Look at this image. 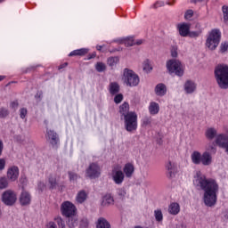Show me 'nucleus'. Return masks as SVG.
Wrapping results in <instances>:
<instances>
[{
    "label": "nucleus",
    "mask_w": 228,
    "mask_h": 228,
    "mask_svg": "<svg viewBox=\"0 0 228 228\" xmlns=\"http://www.w3.org/2000/svg\"><path fill=\"white\" fill-rule=\"evenodd\" d=\"M169 215H179L180 211H181V206H179V203L176 202H173L168 206V209H167Z\"/></svg>",
    "instance_id": "obj_23"
},
{
    "label": "nucleus",
    "mask_w": 228,
    "mask_h": 228,
    "mask_svg": "<svg viewBox=\"0 0 228 228\" xmlns=\"http://www.w3.org/2000/svg\"><path fill=\"white\" fill-rule=\"evenodd\" d=\"M216 143L221 147V149H224L225 152L228 154V136L226 134L217 135Z\"/></svg>",
    "instance_id": "obj_12"
},
{
    "label": "nucleus",
    "mask_w": 228,
    "mask_h": 228,
    "mask_svg": "<svg viewBox=\"0 0 228 228\" xmlns=\"http://www.w3.org/2000/svg\"><path fill=\"white\" fill-rule=\"evenodd\" d=\"M123 174L130 179V177H133V175L134 174V165L131 163H126L123 168Z\"/></svg>",
    "instance_id": "obj_19"
},
{
    "label": "nucleus",
    "mask_w": 228,
    "mask_h": 228,
    "mask_svg": "<svg viewBox=\"0 0 228 228\" xmlns=\"http://www.w3.org/2000/svg\"><path fill=\"white\" fill-rule=\"evenodd\" d=\"M8 186V178L0 177V190H4Z\"/></svg>",
    "instance_id": "obj_40"
},
{
    "label": "nucleus",
    "mask_w": 228,
    "mask_h": 228,
    "mask_svg": "<svg viewBox=\"0 0 228 228\" xmlns=\"http://www.w3.org/2000/svg\"><path fill=\"white\" fill-rule=\"evenodd\" d=\"M124 120V127L127 133H134L138 129V114L130 111L128 116L122 118Z\"/></svg>",
    "instance_id": "obj_3"
},
{
    "label": "nucleus",
    "mask_w": 228,
    "mask_h": 228,
    "mask_svg": "<svg viewBox=\"0 0 228 228\" xmlns=\"http://www.w3.org/2000/svg\"><path fill=\"white\" fill-rule=\"evenodd\" d=\"M109 92L110 95H117L120 92V86L117 82H111L109 85Z\"/></svg>",
    "instance_id": "obj_26"
},
{
    "label": "nucleus",
    "mask_w": 228,
    "mask_h": 228,
    "mask_svg": "<svg viewBox=\"0 0 228 228\" xmlns=\"http://www.w3.org/2000/svg\"><path fill=\"white\" fill-rule=\"evenodd\" d=\"M46 228H58V226H56V222L52 221L46 224Z\"/></svg>",
    "instance_id": "obj_53"
},
{
    "label": "nucleus",
    "mask_w": 228,
    "mask_h": 228,
    "mask_svg": "<svg viewBox=\"0 0 228 228\" xmlns=\"http://www.w3.org/2000/svg\"><path fill=\"white\" fill-rule=\"evenodd\" d=\"M117 193H118V197L121 199H125L126 195H127V192L126 191V189H124V188L118 189Z\"/></svg>",
    "instance_id": "obj_43"
},
{
    "label": "nucleus",
    "mask_w": 228,
    "mask_h": 228,
    "mask_svg": "<svg viewBox=\"0 0 228 228\" xmlns=\"http://www.w3.org/2000/svg\"><path fill=\"white\" fill-rule=\"evenodd\" d=\"M192 17H193V10H188L184 14L185 19H191Z\"/></svg>",
    "instance_id": "obj_50"
},
{
    "label": "nucleus",
    "mask_w": 228,
    "mask_h": 228,
    "mask_svg": "<svg viewBox=\"0 0 228 228\" xmlns=\"http://www.w3.org/2000/svg\"><path fill=\"white\" fill-rule=\"evenodd\" d=\"M142 127H151L152 126V118L151 117L145 116L141 120Z\"/></svg>",
    "instance_id": "obj_32"
},
{
    "label": "nucleus",
    "mask_w": 228,
    "mask_h": 228,
    "mask_svg": "<svg viewBox=\"0 0 228 228\" xmlns=\"http://www.w3.org/2000/svg\"><path fill=\"white\" fill-rule=\"evenodd\" d=\"M171 56L172 58H177L178 56L177 48L175 46H173L171 49Z\"/></svg>",
    "instance_id": "obj_51"
},
{
    "label": "nucleus",
    "mask_w": 228,
    "mask_h": 228,
    "mask_svg": "<svg viewBox=\"0 0 228 228\" xmlns=\"http://www.w3.org/2000/svg\"><path fill=\"white\" fill-rule=\"evenodd\" d=\"M96 49H97V51H101V49H102V46L97 45V46H96Z\"/></svg>",
    "instance_id": "obj_63"
},
{
    "label": "nucleus",
    "mask_w": 228,
    "mask_h": 228,
    "mask_svg": "<svg viewBox=\"0 0 228 228\" xmlns=\"http://www.w3.org/2000/svg\"><path fill=\"white\" fill-rule=\"evenodd\" d=\"M200 31H189L188 37H190V38H197L200 37Z\"/></svg>",
    "instance_id": "obj_45"
},
{
    "label": "nucleus",
    "mask_w": 228,
    "mask_h": 228,
    "mask_svg": "<svg viewBox=\"0 0 228 228\" xmlns=\"http://www.w3.org/2000/svg\"><path fill=\"white\" fill-rule=\"evenodd\" d=\"M77 208H76V205L70 201H64L61 205V213L62 216H72L76 215Z\"/></svg>",
    "instance_id": "obj_7"
},
{
    "label": "nucleus",
    "mask_w": 228,
    "mask_h": 228,
    "mask_svg": "<svg viewBox=\"0 0 228 228\" xmlns=\"http://www.w3.org/2000/svg\"><path fill=\"white\" fill-rule=\"evenodd\" d=\"M183 88L186 94H194L197 91V84L191 80H187Z\"/></svg>",
    "instance_id": "obj_17"
},
{
    "label": "nucleus",
    "mask_w": 228,
    "mask_h": 228,
    "mask_svg": "<svg viewBox=\"0 0 228 228\" xmlns=\"http://www.w3.org/2000/svg\"><path fill=\"white\" fill-rule=\"evenodd\" d=\"M224 219H226L227 222H228V210H226V211L224 212Z\"/></svg>",
    "instance_id": "obj_60"
},
{
    "label": "nucleus",
    "mask_w": 228,
    "mask_h": 228,
    "mask_svg": "<svg viewBox=\"0 0 228 228\" xmlns=\"http://www.w3.org/2000/svg\"><path fill=\"white\" fill-rule=\"evenodd\" d=\"M215 76L217 85L223 90L228 88V66L225 64L218 65L215 69Z\"/></svg>",
    "instance_id": "obj_2"
},
{
    "label": "nucleus",
    "mask_w": 228,
    "mask_h": 228,
    "mask_svg": "<svg viewBox=\"0 0 228 228\" xmlns=\"http://www.w3.org/2000/svg\"><path fill=\"white\" fill-rule=\"evenodd\" d=\"M96 228H111L110 222L104 217H100L96 224Z\"/></svg>",
    "instance_id": "obj_28"
},
{
    "label": "nucleus",
    "mask_w": 228,
    "mask_h": 228,
    "mask_svg": "<svg viewBox=\"0 0 228 228\" xmlns=\"http://www.w3.org/2000/svg\"><path fill=\"white\" fill-rule=\"evenodd\" d=\"M119 114L121 120L131 114V111H129V103L124 102L119 106Z\"/></svg>",
    "instance_id": "obj_18"
},
{
    "label": "nucleus",
    "mask_w": 228,
    "mask_h": 228,
    "mask_svg": "<svg viewBox=\"0 0 228 228\" xmlns=\"http://www.w3.org/2000/svg\"><path fill=\"white\" fill-rule=\"evenodd\" d=\"M19 107V102H12L11 103V108H12V110H15V108Z\"/></svg>",
    "instance_id": "obj_57"
},
{
    "label": "nucleus",
    "mask_w": 228,
    "mask_h": 228,
    "mask_svg": "<svg viewBox=\"0 0 228 228\" xmlns=\"http://www.w3.org/2000/svg\"><path fill=\"white\" fill-rule=\"evenodd\" d=\"M48 186L50 190H56L58 188V176L54 174L48 176Z\"/></svg>",
    "instance_id": "obj_20"
},
{
    "label": "nucleus",
    "mask_w": 228,
    "mask_h": 228,
    "mask_svg": "<svg viewBox=\"0 0 228 228\" xmlns=\"http://www.w3.org/2000/svg\"><path fill=\"white\" fill-rule=\"evenodd\" d=\"M178 228H186V225H184V224H179V225H178Z\"/></svg>",
    "instance_id": "obj_62"
},
{
    "label": "nucleus",
    "mask_w": 228,
    "mask_h": 228,
    "mask_svg": "<svg viewBox=\"0 0 228 228\" xmlns=\"http://www.w3.org/2000/svg\"><path fill=\"white\" fill-rule=\"evenodd\" d=\"M208 151H211L212 152H215L216 151V148H215V144H208Z\"/></svg>",
    "instance_id": "obj_54"
},
{
    "label": "nucleus",
    "mask_w": 228,
    "mask_h": 228,
    "mask_svg": "<svg viewBox=\"0 0 228 228\" xmlns=\"http://www.w3.org/2000/svg\"><path fill=\"white\" fill-rule=\"evenodd\" d=\"M213 163V156L209 151H205L201 154V165L203 167H209Z\"/></svg>",
    "instance_id": "obj_16"
},
{
    "label": "nucleus",
    "mask_w": 228,
    "mask_h": 228,
    "mask_svg": "<svg viewBox=\"0 0 228 228\" xmlns=\"http://www.w3.org/2000/svg\"><path fill=\"white\" fill-rule=\"evenodd\" d=\"M4 79V76H0V81H3Z\"/></svg>",
    "instance_id": "obj_64"
},
{
    "label": "nucleus",
    "mask_w": 228,
    "mask_h": 228,
    "mask_svg": "<svg viewBox=\"0 0 228 228\" xmlns=\"http://www.w3.org/2000/svg\"><path fill=\"white\" fill-rule=\"evenodd\" d=\"M193 185L203 193V202L207 208H214L218 200L220 185L214 178H208L206 175L197 172L193 179Z\"/></svg>",
    "instance_id": "obj_1"
},
{
    "label": "nucleus",
    "mask_w": 228,
    "mask_h": 228,
    "mask_svg": "<svg viewBox=\"0 0 228 228\" xmlns=\"http://www.w3.org/2000/svg\"><path fill=\"white\" fill-rule=\"evenodd\" d=\"M123 44L126 46V47H131L133 45H136V43H134V38L133 37H126L123 40Z\"/></svg>",
    "instance_id": "obj_36"
},
{
    "label": "nucleus",
    "mask_w": 228,
    "mask_h": 228,
    "mask_svg": "<svg viewBox=\"0 0 228 228\" xmlns=\"http://www.w3.org/2000/svg\"><path fill=\"white\" fill-rule=\"evenodd\" d=\"M167 69L169 74H175L179 77H183L184 74V69H183V64L179 60L172 59L167 61Z\"/></svg>",
    "instance_id": "obj_6"
},
{
    "label": "nucleus",
    "mask_w": 228,
    "mask_h": 228,
    "mask_svg": "<svg viewBox=\"0 0 228 228\" xmlns=\"http://www.w3.org/2000/svg\"><path fill=\"white\" fill-rule=\"evenodd\" d=\"M2 202L5 206H13L17 202V193L15 191L7 190L2 194Z\"/></svg>",
    "instance_id": "obj_9"
},
{
    "label": "nucleus",
    "mask_w": 228,
    "mask_h": 228,
    "mask_svg": "<svg viewBox=\"0 0 228 228\" xmlns=\"http://www.w3.org/2000/svg\"><path fill=\"white\" fill-rule=\"evenodd\" d=\"M85 54H88V49L81 48V49L72 51L69 54V56H85Z\"/></svg>",
    "instance_id": "obj_31"
},
{
    "label": "nucleus",
    "mask_w": 228,
    "mask_h": 228,
    "mask_svg": "<svg viewBox=\"0 0 228 228\" xmlns=\"http://www.w3.org/2000/svg\"><path fill=\"white\" fill-rule=\"evenodd\" d=\"M27 115H28V109L21 108L20 110V118H22V119L26 118Z\"/></svg>",
    "instance_id": "obj_46"
},
{
    "label": "nucleus",
    "mask_w": 228,
    "mask_h": 228,
    "mask_svg": "<svg viewBox=\"0 0 228 228\" xmlns=\"http://www.w3.org/2000/svg\"><path fill=\"white\" fill-rule=\"evenodd\" d=\"M38 188H39V190H41V191L45 190V183H44V182H40V183H38Z\"/></svg>",
    "instance_id": "obj_55"
},
{
    "label": "nucleus",
    "mask_w": 228,
    "mask_h": 228,
    "mask_svg": "<svg viewBox=\"0 0 228 228\" xmlns=\"http://www.w3.org/2000/svg\"><path fill=\"white\" fill-rule=\"evenodd\" d=\"M205 135L208 140H213V138H215V136H216V129H215V128L207 129Z\"/></svg>",
    "instance_id": "obj_34"
},
{
    "label": "nucleus",
    "mask_w": 228,
    "mask_h": 228,
    "mask_svg": "<svg viewBox=\"0 0 228 228\" xmlns=\"http://www.w3.org/2000/svg\"><path fill=\"white\" fill-rule=\"evenodd\" d=\"M20 206H29L31 204V193L22 189L20 194Z\"/></svg>",
    "instance_id": "obj_13"
},
{
    "label": "nucleus",
    "mask_w": 228,
    "mask_h": 228,
    "mask_svg": "<svg viewBox=\"0 0 228 228\" xmlns=\"http://www.w3.org/2000/svg\"><path fill=\"white\" fill-rule=\"evenodd\" d=\"M86 176L89 179H97L101 177V167L95 162L89 164L88 167L86 170Z\"/></svg>",
    "instance_id": "obj_8"
},
{
    "label": "nucleus",
    "mask_w": 228,
    "mask_h": 228,
    "mask_svg": "<svg viewBox=\"0 0 228 228\" xmlns=\"http://www.w3.org/2000/svg\"><path fill=\"white\" fill-rule=\"evenodd\" d=\"M154 216L156 222H159V224H160V222H163V212L161 211V209L159 208L154 210Z\"/></svg>",
    "instance_id": "obj_35"
},
{
    "label": "nucleus",
    "mask_w": 228,
    "mask_h": 228,
    "mask_svg": "<svg viewBox=\"0 0 228 228\" xmlns=\"http://www.w3.org/2000/svg\"><path fill=\"white\" fill-rule=\"evenodd\" d=\"M151 115H158L159 113V103L151 102L149 106Z\"/></svg>",
    "instance_id": "obj_27"
},
{
    "label": "nucleus",
    "mask_w": 228,
    "mask_h": 228,
    "mask_svg": "<svg viewBox=\"0 0 228 228\" xmlns=\"http://www.w3.org/2000/svg\"><path fill=\"white\" fill-rule=\"evenodd\" d=\"M4 167H6V160L0 159V170H4Z\"/></svg>",
    "instance_id": "obj_52"
},
{
    "label": "nucleus",
    "mask_w": 228,
    "mask_h": 228,
    "mask_svg": "<svg viewBox=\"0 0 228 228\" xmlns=\"http://www.w3.org/2000/svg\"><path fill=\"white\" fill-rule=\"evenodd\" d=\"M92 58H95V53H93L90 57H88V60H92Z\"/></svg>",
    "instance_id": "obj_61"
},
{
    "label": "nucleus",
    "mask_w": 228,
    "mask_h": 228,
    "mask_svg": "<svg viewBox=\"0 0 228 228\" xmlns=\"http://www.w3.org/2000/svg\"><path fill=\"white\" fill-rule=\"evenodd\" d=\"M191 160L193 163V165H201L202 153H200V151H194L191 154Z\"/></svg>",
    "instance_id": "obj_21"
},
{
    "label": "nucleus",
    "mask_w": 228,
    "mask_h": 228,
    "mask_svg": "<svg viewBox=\"0 0 228 228\" xmlns=\"http://www.w3.org/2000/svg\"><path fill=\"white\" fill-rule=\"evenodd\" d=\"M115 200H113V197H111V195L110 194H107L102 199V206L103 207L112 206Z\"/></svg>",
    "instance_id": "obj_29"
},
{
    "label": "nucleus",
    "mask_w": 228,
    "mask_h": 228,
    "mask_svg": "<svg viewBox=\"0 0 228 228\" xmlns=\"http://www.w3.org/2000/svg\"><path fill=\"white\" fill-rule=\"evenodd\" d=\"M166 168L167 170L168 177H174L176 169L175 163L168 161L167 164L166 165Z\"/></svg>",
    "instance_id": "obj_25"
},
{
    "label": "nucleus",
    "mask_w": 228,
    "mask_h": 228,
    "mask_svg": "<svg viewBox=\"0 0 228 228\" xmlns=\"http://www.w3.org/2000/svg\"><path fill=\"white\" fill-rule=\"evenodd\" d=\"M227 49H228V42L227 41L222 42L221 45H220L221 53H225V51H227Z\"/></svg>",
    "instance_id": "obj_47"
},
{
    "label": "nucleus",
    "mask_w": 228,
    "mask_h": 228,
    "mask_svg": "<svg viewBox=\"0 0 228 228\" xmlns=\"http://www.w3.org/2000/svg\"><path fill=\"white\" fill-rule=\"evenodd\" d=\"M55 224H57L59 228H65V221L61 216H57L54 218Z\"/></svg>",
    "instance_id": "obj_39"
},
{
    "label": "nucleus",
    "mask_w": 228,
    "mask_h": 228,
    "mask_svg": "<svg viewBox=\"0 0 228 228\" xmlns=\"http://www.w3.org/2000/svg\"><path fill=\"white\" fill-rule=\"evenodd\" d=\"M10 115V110L8 109L2 107L0 108V118H6Z\"/></svg>",
    "instance_id": "obj_41"
},
{
    "label": "nucleus",
    "mask_w": 228,
    "mask_h": 228,
    "mask_svg": "<svg viewBox=\"0 0 228 228\" xmlns=\"http://www.w3.org/2000/svg\"><path fill=\"white\" fill-rule=\"evenodd\" d=\"M161 6H165V2H163V1H158V2H156V3L151 6V8H154V9H156V8H161Z\"/></svg>",
    "instance_id": "obj_49"
},
{
    "label": "nucleus",
    "mask_w": 228,
    "mask_h": 228,
    "mask_svg": "<svg viewBox=\"0 0 228 228\" xmlns=\"http://www.w3.org/2000/svg\"><path fill=\"white\" fill-rule=\"evenodd\" d=\"M66 218H68L67 224L69 228L77 227V224H79V221H78L77 216H76V214H74L73 216H67Z\"/></svg>",
    "instance_id": "obj_24"
},
{
    "label": "nucleus",
    "mask_w": 228,
    "mask_h": 228,
    "mask_svg": "<svg viewBox=\"0 0 228 228\" xmlns=\"http://www.w3.org/2000/svg\"><path fill=\"white\" fill-rule=\"evenodd\" d=\"M178 31L181 37H188L190 33V24L183 23L178 25Z\"/></svg>",
    "instance_id": "obj_22"
},
{
    "label": "nucleus",
    "mask_w": 228,
    "mask_h": 228,
    "mask_svg": "<svg viewBox=\"0 0 228 228\" xmlns=\"http://www.w3.org/2000/svg\"><path fill=\"white\" fill-rule=\"evenodd\" d=\"M118 61H120V59L118 57H109L107 59V65H109V67H111L113 69V67H117V64L118 63Z\"/></svg>",
    "instance_id": "obj_33"
},
{
    "label": "nucleus",
    "mask_w": 228,
    "mask_h": 228,
    "mask_svg": "<svg viewBox=\"0 0 228 228\" xmlns=\"http://www.w3.org/2000/svg\"><path fill=\"white\" fill-rule=\"evenodd\" d=\"M111 177L115 184L120 185L122 184V183H124L126 175H124V172L122 170L114 168L112 169Z\"/></svg>",
    "instance_id": "obj_11"
},
{
    "label": "nucleus",
    "mask_w": 228,
    "mask_h": 228,
    "mask_svg": "<svg viewBox=\"0 0 228 228\" xmlns=\"http://www.w3.org/2000/svg\"><path fill=\"white\" fill-rule=\"evenodd\" d=\"M3 148H4L3 141L0 140V156L1 154H3Z\"/></svg>",
    "instance_id": "obj_59"
},
{
    "label": "nucleus",
    "mask_w": 228,
    "mask_h": 228,
    "mask_svg": "<svg viewBox=\"0 0 228 228\" xmlns=\"http://www.w3.org/2000/svg\"><path fill=\"white\" fill-rule=\"evenodd\" d=\"M220 38H222V32H220V29H212L207 37L206 46L210 49V51H215L220 44Z\"/></svg>",
    "instance_id": "obj_4"
},
{
    "label": "nucleus",
    "mask_w": 228,
    "mask_h": 228,
    "mask_svg": "<svg viewBox=\"0 0 228 228\" xmlns=\"http://www.w3.org/2000/svg\"><path fill=\"white\" fill-rule=\"evenodd\" d=\"M224 20L225 24H228V6L224 5L223 8Z\"/></svg>",
    "instance_id": "obj_42"
},
{
    "label": "nucleus",
    "mask_w": 228,
    "mask_h": 228,
    "mask_svg": "<svg viewBox=\"0 0 228 228\" xmlns=\"http://www.w3.org/2000/svg\"><path fill=\"white\" fill-rule=\"evenodd\" d=\"M95 69L97 72H104L106 70V64L104 62H97L95 64Z\"/></svg>",
    "instance_id": "obj_38"
},
{
    "label": "nucleus",
    "mask_w": 228,
    "mask_h": 228,
    "mask_svg": "<svg viewBox=\"0 0 228 228\" xmlns=\"http://www.w3.org/2000/svg\"><path fill=\"white\" fill-rule=\"evenodd\" d=\"M135 45H142L143 44V40L142 39H137L134 41Z\"/></svg>",
    "instance_id": "obj_58"
},
{
    "label": "nucleus",
    "mask_w": 228,
    "mask_h": 228,
    "mask_svg": "<svg viewBox=\"0 0 228 228\" xmlns=\"http://www.w3.org/2000/svg\"><path fill=\"white\" fill-rule=\"evenodd\" d=\"M7 178L12 183L19 179V167L17 166H12L7 170Z\"/></svg>",
    "instance_id": "obj_14"
},
{
    "label": "nucleus",
    "mask_w": 228,
    "mask_h": 228,
    "mask_svg": "<svg viewBox=\"0 0 228 228\" xmlns=\"http://www.w3.org/2000/svg\"><path fill=\"white\" fill-rule=\"evenodd\" d=\"M123 81L126 86H138L140 85V77L134 71L126 68L123 71Z\"/></svg>",
    "instance_id": "obj_5"
},
{
    "label": "nucleus",
    "mask_w": 228,
    "mask_h": 228,
    "mask_svg": "<svg viewBox=\"0 0 228 228\" xmlns=\"http://www.w3.org/2000/svg\"><path fill=\"white\" fill-rule=\"evenodd\" d=\"M69 181H77V179L79 178V175H77V174L69 171Z\"/></svg>",
    "instance_id": "obj_44"
},
{
    "label": "nucleus",
    "mask_w": 228,
    "mask_h": 228,
    "mask_svg": "<svg viewBox=\"0 0 228 228\" xmlns=\"http://www.w3.org/2000/svg\"><path fill=\"white\" fill-rule=\"evenodd\" d=\"M20 183L24 185L28 183V179L24 176H21L20 179Z\"/></svg>",
    "instance_id": "obj_56"
},
{
    "label": "nucleus",
    "mask_w": 228,
    "mask_h": 228,
    "mask_svg": "<svg viewBox=\"0 0 228 228\" xmlns=\"http://www.w3.org/2000/svg\"><path fill=\"white\" fill-rule=\"evenodd\" d=\"M121 101H124V95H122L121 94H119L114 97V102L116 104H120Z\"/></svg>",
    "instance_id": "obj_48"
},
{
    "label": "nucleus",
    "mask_w": 228,
    "mask_h": 228,
    "mask_svg": "<svg viewBox=\"0 0 228 228\" xmlns=\"http://www.w3.org/2000/svg\"><path fill=\"white\" fill-rule=\"evenodd\" d=\"M45 138L46 142H48L52 147L56 148L60 145V135H58L56 131L46 128Z\"/></svg>",
    "instance_id": "obj_10"
},
{
    "label": "nucleus",
    "mask_w": 228,
    "mask_h": 228,
    "mask_svg": "<svg viewBox=\"0 0 228 228\" xmlns=\"http://www.w3.org/2000/svg\"><path fill=\"white\" fill-rule=\"evenodd\" d=\"M142 69L144 72H151V70H152V66L151 65V61L149 60L143 61Z\"/></svg>",
    "instance_id": "obj_37"
},
{
    "label": "nucleus",
    "mask_w": 228,
    "mask_h": 228,
    "mask_svg": "<svg viewBox=\"0 0 228 228\" xmlns=\"http://www.w3.org/2000/svg\"><path fill=\"white\" fill-rule=\"evenodd\" d=\"M86 197H88V194H86V191H80L77 194L76 200L78 204H83V202H85V200H86Z\"/></svg>",
    "instance_id": "obj_30"
},
{
    "label": "nucleus",
    "mask_w": 228,
    "mask_h": 228,
    "mask_svg": "<svg viewBox=\"0 0 228 228\" xmlns=\"http://www.w3.org/2000/svg\"><path fill=\"white\" fill-rule=\"evenodd\" d=\"M154 93L157 97H165L167 95V86L163 83L158 84L155 86Z\"/></svg>",
    "instance_id": "obj_15"
}]
</instances>
